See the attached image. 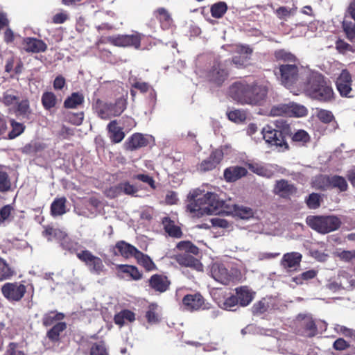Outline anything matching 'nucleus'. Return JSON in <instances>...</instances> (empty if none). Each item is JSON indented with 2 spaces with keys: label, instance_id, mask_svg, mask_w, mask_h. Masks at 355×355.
<instances>
[{
  "label": "nucleus",
  "instance_id": "25",
  "mask_svg": "<svg viewBox=\"0 0 355 355\" xmlns=\"http://www.w3.org/2000/svg\"><path fill=\"white\" fill-rule=\"evenodd\" d=\"M24 49L28 52H44L47 49L46 44L42 40L33 37L24 39Z\"/></svg>",
  "mask_w": 355,
  "mask_h": 355
},
{
  "label": "nucleus",
  "instance_id": "51",
  "mask_svg": "<svg viewBox=\"0 0 355 355\" xmlns=\"http://www.w3.org/2000/svg\"><path fill=\"white\" fill-rule=\"evenodd\" d=\"M342 26L347 39L353 42L355 39V24L352 21H343Z\"/></svg>",
  "mask_w": 355,
  "mask_h": 355
},
{
  "label": "nucleus",
  "instance_id": "11",
  "mask_svg": "<svg viewBox=\"0 0 355 355\" xmlns=\"http://www.w3.org/2000/svg\"><path fill=\"white\" fill-rule=\"evenodd\" d=\"M227 67V61H215L207 74L209 81L217 86L222 85L229 76Z\"/></svg>",
  "mask_w": 355,
  "mask_h": 355
},
{
  "label": "nucleus",
  "instance_id": "31",
  "mask_svg": "<svg viewBox=\"0 0 355 355\" xmlns=\"http://www.w3.org/2000/svg\"><path fill=\"white\" fill-rule=\"evenodd\" d=\"M107 129L110 135V137L113 142L119 143L123 139L125 134L122 129L117 126L116 121H112L107 125Z\"/></svg>",
  "mask_w": 355,
  "mask_h": 355
},
{
  "label": "nucleus",
  "instance_id": "21",
  "mask_svg": "<svg viewBox=\"0 0 355 355\" xmlns=\"http://www.w3.org/2000/svg\"><path fill=\"white\" fill-rule=\"evenodd\" d=\"M245 168L250 172L266 178H271L275 174L271 168L266 166L263 163L252 160L245 162Z\"/></svg>",
  "mask_w": 355,
  "mask_h": 355
},
{
  "label": "nucleus",
  "instance_id": "34",
  "mask_svg": "<svg viewBox=\"0 0 355 355\" xmlns=\"http://www.w3.org/2000/svg\"><path fill=\"white\" fill-rule=\"evenodd\" d=\"M137 263L142 266L147 271H151L156 268V266L147 254H144L139 250L135 257Z\"/></svg>",
  "mask_w": 355,
  "mask_h": 355
},
{
  "label": "nucleus",
  "instance_id": "26",
  "mask_svg": "<svg viewBox=\"0 0 355 355\" xmlns=\"http://www.w3.org/2000/svg\"><path fill=\"white\" fill-rule=\"evenodd\" d=\"M229 95L234 101L243 104L244 100V83L243 80H236L229 87Z\"/></svg>",
  "mask_w": 355,
  "mask_h": 355
},
{
  "label": "nucleus",
  "instance_id": "35",
  "mask_svg": "<svg viewBox=\"0 0 355 355\" xmlns=\"http://www.w3.org/2000/svg\"><path fill=\"white\" fill-rule=\"evenodd\" d=\"M162 224L164 227L165 231L171 236L173 237H180L182 232L180 228L174 224L169 218L165 217L162 220Z\"/></svg>",
  "mask_w": 355,
  "mask_h": 355
},
{
  "label": "nucleus",
  "instance_id": "41",
  "mask_svg": "<svg viewBox=\"0 0 355 355\" xmlns=\"http://www.w3.org/2000/svg\"><path fill=\"white\" fill-rule=\"evenodd\" d=\"M83 101L84 96L83 94L74 92L64 101V105L67 108H75L82 104Z\"/></svg>",
  "mask_w": 355,
  "mask_h": 355
},
{
  "label": "nucleus",
  "instance_id": "2",
  "mask_svg": "<svg viewBox=\"0 0 355 355\" xmlns=\"http://www.w3.org/2000/svg\"><path fill=\"white\" fill-rule=\"evenodd\" d=\"M193 199L187 205V211L193 217H202L204 215H217L223 212L225 202L220 199L218 196L213 192H207L201 197L194 191L191 193Z\"/></svg>",
  "mask_w": 355,
  "mask_h": 355
},
{
  "label": "nucleus",
  "instance_id": "29",
  "mask_svg": "<svg viewBox=\"0 0 355 355\" xmlns=\"http://www.w3.org/2000/svg\"><path fill=\"white\" fill-rule=\"evenodd\" d=\"M67 199L64 197L55 198L51 205V214L53 216H59L64 214L66 210Z\"/></svg>",
  "mask_w": 355,
  "mask_h": 355
},
{
  "label": "nucleus",
  "instance_id": "33",
  "mask_svg": "<svg viewBox=\"0 0 355 355\" xmlns=\"http://www.w3.org/2000/svg\"><path fill=\"white\" fill-rule=\"evenodd\" d=\"M66 328L67 324L64 322H58L47 331L46 336L52 342H58L60 340V334Z\"/></svg>",
  "mask_w": 355,
  "mask_h": 355
},
{
  "label": "nucleus",
  "instance_id": "18",
  "mask_svg": "<svg viewBox=\"0 0 355 355\" xmlns=\"http://www.w3.org/2000/svg\"><path fill=\"white\" fill-rule=\"evenodd\" d=\"M151 137L141 133H135L125 143L126 150L133 151L146 146Z\"/></svg>",
  "mask_w": 355,
  "mask_h": 355
},
{
  "label": "nucleus",
  "instance_id": "54",
  "mask_svg": "<svg viewBox=\"0 0 355 355\" xmlns=\"http://www.w3.org/2000/svg\"><path fill=\"white\" fill-rule=\"evenodd\" d=\"M19 96L12 91H6L3 93L2 102L6 105H12L18 103Z\"/></svg>",
  "mask_w": 355,
  "mask_h": 355
},
{
  "label": "nucleus",
  "instance_id": "52",
  "mask_svg": "<svg viewBox=\"0 0 355 355\" xmlns=\"http://www.w3.org/2000/svg\"><path fill=\"white\" fill-rule=\"evenodd\" d=\"M10 125L12 127V130L8 133L9 139H15L21 135L24 130V125L21 123L11 120Z\"/></svg>",
  "mask_w": 355,
  "mask_h": 355
},
{
  "label": "nucleus",
  "instance_id": "5",
  "mask_svg": "<svg viewBox=\"0 0 355 355\" xmlns=\"http://www.w3.org/2000/svg\"><path fill=\"white\" fill-rule=\"evenodd\" d=\"M306 222L312 230L323 234L337 230L342 223L336 216H309Z\"/></svg>",
  "mask_w": 355,
  "mask_h": 355
},
{
  "label": "nucleus",
  "instance_id": "36",
  "mask_svg": "<svg viewBox=\"0 0 355 355\" xmlns=\"http://www.w3.org/2000/svg\"><path fill=\"white\" fill-rule=\"evenodd\" d=\"M312 187L317 190L323 191L330 189V176L320 175L315 177L312 182Z\"/></svg>",
  "mask_w": 355,
  "mask_h": 355
},
{
  "label": "nucleus",
  "instance_id": "63",
  "mask_svg": "<svg viewBox=\"0 0 355 355\" xmlns=\"http://www.w3.org/2000/svg\"><path fill=\"white\" fill-rule=\"evenodd\" d=\"M132 179L140 180V181H141V182H143L144 183L148 184V185L150 186V187L155 188V185H154L155 181H154V180L153 179L152 177H150V175H148L147 174H137V175H133Z\"/></svg>",
  "mask_w": 355,
  "mask_h": 355
},
{
  "label": "nucleus",
  "instance_id": "17",
  "mask_svg": "<svg viewBox=\"0 0 355 355\" xmlns=\"http://www.w3.org/2000/svg\"><path fill=\"white\" fill-rule=\"evenodd\" d=\"M183 305L189 311L209 309L204 304V299L200 293L189 294L182 299Z\"/></svg>",
  "mask_w": 355,
  "mask_h": 355
},
{
  "label": "nucleus",
  "instance_id": "23",
  "mask_svg": "<svg viewBox=\"0 0 355 355\" xmlns=\"http://www.w3.org/2000/svg\"><path fill=\"white\" fill-rule=\"evenodd\" d=\"M291 140V144L297 147L306 146L311 141V137L304 130H297L293 131L291 128V134L288 135Z\"/></svg>",
  "mask_w": 355,
  "mask_h": 355
},
{
  "label": "nucleus",
  "instance_id": "61",
  "mask_svg": "<svg viewBox=\"0 0 355 355\" xmlns=\"http://www.w3.org/2000/svg\"><path fill=\"white\" fill-rule=\"evenodd\" d=\"M3 355H26L24 352L18 348L17 343H10Z\"/></svg>",
  "mask_w": 355,
  "mask_h": 355
},
{
  "label": "nucleus",
  "instance_id": "50",
  "mask_svg": "<svg viewBox=\"0 0 355 355\" xmlns=\"http://www.w3.org/2000/svg\"><path fill=\"white\" fill-rule=\"evenodd\" d=\"M229 146L225 145L220 149L214 150L209 156V158L214 161L216 165L219 164L224 155H227L229 152Z\"/></svg>",
  "mask_w": 355,
  "mask_h": 355
},
{
  "label": "nucleus",
  "instance_id": "42",
  "mask_svg": "<svg viewBox=\"0 0 355 355\" xmlns=\"http://www.w3.org/2000/svg\"><path fill=\"white\" fill-rule=\"evenodd\" d=\"M117 268L123 273L128 274L134 280H139L142 277V274L136 266L130 265H119Z\"/></svg>",
  "mask_w": 355,
  "mask_h": 355
},
{
  "label": "nucleus",
  "instance_id": "62",
  "mask_svg": "<svg viewBox=\"0 0 355 355\" xmlns=\"http://www.w3.org/2000/svg\"><path fill=\"white\" fill-rule=\"evenodd\" d=\"M12 209L10 205H5L0 209V224L8 220Z\"/></svg>",
  "mask_w": 355,
  "mask_h": 355
},
{
  "label": "nucleus",
  "instance_id": "39",
  "mask_svg": "<svg viewBox=\"0 0 355 355\" xmlns=\"http://www.w3.org/2000/svg\"><path fill=\"white\" fill-rule=\"evenodd\" d=\"M60 246L64 250H67L70 252L71 253H79L78 249H79V244L78 242H76L71 239L67 234H66V236H64V239H62L60 241Z\"/></svg>",
  "mask_w": 355,
  "mask_h": 355
},
{
  "label": "nucleus",
  "instance_id": "59",
  "mask_svg": "<svg viewBox=\"0 0 355 355\" xmlns=\"http://www.w3.org/2000/svg\"><path fill=\"white\" fill-rule=\"evenodd\" d=\"M10 182L6 173L0 171V191L5 192L10 189Z\"/></svg>",
  "mask_w": 355,
  "mask_h": 355
},
{
  "label": "nucleus",
  "instance_id": "56",
  "mask_svg": "<svg viewBox=\"0 0 355 355\" xmlns=\"http://www.w3.org/2000/svg\"><path fill=\"white\" fill-rule=\"evenodd\" d=\"M227 114L228 119L236 123H241L244 121V113L240 110H231Z\"/></svg>",
  "mask_w": 355,
  "mask_h": 355
},
{
  "label": "nucleus",
  "instance_id": "43",
  "mask_svg": "<svg viewBox=\"0 0 355 355\" xmlns=\"http://www.w3.org/2000/svg\"><path fill=\"white\" fill-rule=\"evenodd\" d=\"M227 6L226 3L220 1L213 4L211 7V13L214 18H221L227 12Z\"/></svg>",
  "mask_w": 355,
  "mask_h": 355
},
{
  "label": "nucleus",
  "instance_id": "40",
  "mask_svg": "<svg viewBox=\"0 0 355 355\" xmlns=\"http://www.w3.org/2000/svg\"><path fill=\"white\" fill-rule=\"evenodd\" d=\"M64 318V315L62 313L50 311L44 315L42 323L45 327L51 326L54 322L62 320Z\"/></svg>",
  "mask_w": 355,
  "mask_h": 355
},
{
  "label": "nucleus",
  "instance_id": "45",
  "mask_svg": "<svg viewBox=\"0 0 355 355\" xmlns=\"http://www.w3.org/2000/svg\"><path fill=\"white\" fill-rule=\"evenodd\" d=\"M302 326L304 331L307 333V336L313 337L316 335L318 329L313 320L311 318H304Z\"/></svg>",
  "mask_w": 355,
  "mask_h": 355
},
{
  "label": "nucleus",
  "instance_id": "24",
  "mask_svg": "<svg viewBox=\"0 0 355 355\" xmlns=\"http://www.w3.org/2000/svg\"><path fill=\"white\" fill-rule=\"evenodd\" d=\"M115 249L119 252L118 253L114 252L116 255L119 254L126 259L135 257L137 252H139L137 248L124 241H118L115 245Z\"/></svg>",
  "mask_w": 355,
  "mask_h": 355
},
{
  "label": "nucleus",
  "instance_id": "49",
  "mask_svg": "<svg viewBox=\"0 0 355 355\" xmlns=\"http://www.w3.org/2000/svg\"><path fill=\"white\" fill-rule=\"evenodd\" d=\"M157 305L151 304L148 306V309L146 313V317L149 323L155 324L159 322V315L157 312Z\"/></svg>",
  "mask_w": 355,
  "mask_h": 355
},
{
  "label": "nucleus",
  "instance_id": "22",
  "mask_svg": "<svg viewBox=\"0 0 355 355\" xmlns=\"http://www.w3.org/2000/svg\"><path fill=\"white\" fill-rule=\"evenodd\" d=\"M236 295H232L227 297L222 304H219V306L225 310L233 311V307L236 306L239 302L241 306H243V300H244V286H240L236 288Z\"/></svg>",
  "mask_w": 355,
  "mask_h": 355
},
{
  "label": "nucleus",
  "instance_id": "27",
  "mask_svg": "<svg viewBox=\"0 0 355 355\" xmlns=\"http://www.w3.org/2000/svg\"><path fill=\"white\" fill-rule=\"evenodd\" d=\"M150 286L155 291L164 292L169 286V282L164 276L154 275L149 279Z\"/></svg>",
  "mask_w": 355,
  "mask_h": 355
},
{
  "label": "nucleus",
  "instance_id": "57",
  "mask_svg": "<svg viewBox=\"0 0 355 355\" xmlns=\"http://www.w3.org/2000/svg\"><path fill=\"white\" fill-rule=\"evenodd\" d=\"M156 17L160 21L161 23L166 22L169 24L172 19L168 12L164 8H159L155 12Z\"/></svg>",
  "mask_w": 355,
  "mask_h": 355
},
{
  "label": "nucleus",
  "instance_id": "44",
  "mask_svg": "<svg viewBox=\"0 0 355 355\" xmlns=\"http://www.w3.org/2000/svg\"><path fill=\"white\" fill-rule=\"evenodd\" d=\"M322 198L320 194L317 193H311L305 200L307 207L311 209H316L320 207Z\"/></svg>",
  "mask_w": 355,
  "mask_h": 355
},
{
  "label": "nucleus",
  "instance_id": "20",
  "mask_svg": "<svg viewBox=\"0 0 355 355\" xmlns=\"http://www.w3.org/2000/svg\"><path fill=\"white\" fill-rule=\"evenodd\" d=\"M138 191V189L128 182H123L111 187L107 191V196L115 198L122 193L134 196Z\"/></svg>",
  "mask_w": 355,
  "mask_h": 355
},
{
  "label": "nucleus",
  "instance_id": "16",
  "mask_svg": "<svg viewBox=\"0 0 355 355\" xmlns=\"http://www.w3.org/2000/svg\"><path fill=\"white\" fill-rule=\"evenodd\" d=\"M302 255L297 252L284 254L281 260V266L288 271L296 270L300 266Z\"/></svg>",
  "mask_w": 355,
  "mask_h": 355
},
{
  "label": "nucleus",
  "instance_id": "47",
  "mask_svg": "<svg viewBox=\"0 0 355 355\" xmlns=\"http://www.w3.org/2000/svg\"><path fill=\"white\" fill-rule=\"evenodd\" d=\"M17 113L21 116L23 119H29V116L31 114V110L29 106V102L28 100H23L19 103H17Z\"/></svg>",
  "mask_w": 355,
  "mask_h": 355
},
{
  "label": "nucleus",
  "instance_id": "14",
  "mask_svg": "<svg viewBox=\"0 0 355 355\" xmlns=\"http://www.w3.org/2000/svg\"><path fill=\"white\" fill-rule=\"evenodd\" d=\"M109 42L116 46H134L139 49L141 43V37L139 34L133 35H119L116 36L110 37Z\"/></svg>",
  "mask_w": 355,
  "mask_h": 355
},
{
  "label": "nucleus",
  "instance_id": "28",
  "mask_svg": "<svg viewBox=\"0 0 355 355\" xmlns=\"http://www.w3.org/2000/svg\"><path fill=\"white\" fill-rule=\"evenodd\" d=\"M274 57L277 62H283L286 64H294L297 62V58L291 51L282 49L274 52Z\"/></svg>",
  "mask_w": 355,
  "mask_h": 355
},
{
  "label": "nucleus",
  "instance_id": "48",
  "mask_svg": "<svg viewBox=\"0 0 355 355\" xmlns=\"http://www.w3.org/2000/svg\"><path fill=\"white\" fill-rule=\"evenodd\" d=\"M12 275L13 271L3 259H0V282L10 279Z\"/></svg>",
  "mask_w": 355,
  "mask_h": 355
},
{
  "label": "nucleus",
  "instance_id": "1",
  "mask_svg": "<svg viewBox=\"0 0 355 355\" xmlns=\"http://www.w3.org/2000/svg\"><path fill=\"white\" fill-rule=\"evenodd\" d=\"M300 90L306 96L320 103H329L334 99L331 82L319 72H306L304 80L300 84Z\"/></svg>",
  "mask_w": 355,
  "mask_h": 355
},
{
  "label": "nucleus",
  "instance_id": "4",
  "mask_svg": "<svg viewBox=\"0 0 355 355\" xmlns=\"http://www.w3.org/2000/svg\"><path fill=\"white\" fill-rule=\"evenodd\" d=\"M127 102L123 98H118L114 103H107L99 98L93 103V110L102 119H110L121 115L126 108Z\"/></svg>",
  "mask_w": 355,
  "mask_h": 355
},
{
  "label": "nucleus",
  "instance_id": "9",
  "mask_svg": "<svg viewBox=\"0 0 355 355\" xmlns=\"http://www.w3.org/2000/svg\"><path fill=\"white\" fill-rule=\"evenodd\" d=\"M270 114L272 116L287 115L300 117L307 114V109L304 105L290 103L273 106L270 110Z\"/></svg>",
  "mask_w": 355,
  "mask_h": 355
},
{
  "label": "nucleus",
  "instance_id": "60",
  "mask_svg": "<svg viewBox=\"0 0 355 355\" xmlns=\"http://www.w3.org/2000/svg\"><path fill=\"white\" fill-rule=\"evenodd\" d=\"M216 166V164L214 163V161H212L209 157L203 160L199 167L198 169L200 171L206 172L208 171H211L214 169Z\"/></svg>",
  "mask_w": 355,
  "mask_h": 355
},
{
  "label": "nucleus",
  "instance_id": "30",
  "mask_svg": "<svg viewBox=\"0 0 355 355\" xmlns=\"http://www.w3.org/2000/svg\"><path fill=\"white\" fill-rule=\"evenodd\" d=\"M244 175V168L240 166H231L224 171V178L227 182H234Z\"/></svg>",
  "mask_w": 355,
  "mask_h": 355
},
{
  "label": "nucleus",
  "instance_id": "53",
  "mask_svg": "<svg viewBox=\"0 0 355 355\" xmlns=\"http://www.w3.org/2000/svg\"><path fill=\"white\" fill-rule=\"evenodd\" d=\"M336 49L338 51L339 53L345 54L347 51L349 52H355L354 47L345 42L343 40L338 39L336 42Z\"/></svg>",
  "mask_w": 355,
  "mask_h": 355
},
{
  "label": "nucleus",
  "instance_id": "58",
  "mask_svg": "<svg viewBox=\"0 0 355 355\" xmlns=\"http://www.w3.org/2000/svg\"><path fill=\"white\" fill-rule=\"evenodd\" d=\"M90 355H108L105 343L103 342L94 343L90 349Z\"/></svg>",
  "mask_w": 355,
  "mask_h": 355
},
{
  "label": "nucleus",
  "instance_id": "6",
  "mask_svg": "<svg viewBox=\"0 0 355 355\" xmlns=\"http://www.w3.org/2000/svg\"><path fill=\"white\" fill-rule=\"evenodd\" d=\"M275 73L281 84L289 89L294 87L300 77L305 78L306 76L296 63L279 64Z\"/></svg>",
  "mask_w": 355,
  "mask_h": 355
},
{
  "label": "nucleus",
  "instance_id": "3",
  "mask_svg": "<svg viewBox=\"0 0 355 355\" xmlns=\"http://www.w3.org/2000/svg\"><path fill=\"white\" fill-rule=\"evenodd\" d=\"M291 134V123L284 119H277L264 126L259 135H261V138L268 144L285 151L290 149L286 137ZM254 139H260L261 137H256L254 136Z\"/></svg>",
  "mask_w": 355,
  "mask_h": 355
},
{
  "label": "nucleus",
  "instance_id": "12",
  "mask_svg": "<svg viewBox=\"0 0 355 355\" xmlns=\"http://www.w3.org/2000/svg\"><path fill=\"white\" fill-rule=\"evenodd\" d=\"M211 276L223 285H227L234 281V276L220 263H214L210 268Z\"/></svg>",
  "mask_w": 355,
  "mask_h": 355
},
{
  "label": "nucleus",
  "instance_id": "37",
  "mask_svg": "<svg viewBox=\"0 0 355 355\" xmlns=\"http://www.w3.org/2000/svg\"><path fill=\"white\" fill-rule=\"evenodd\" d=\"M331 189H337L340 192H343L347 190L348 184L343 177L335 175L330 176Z\"/></svg>",
  "mask_w": 355,
  "mask_h": 355
},
{
  "label": "nucleus",
  "instance_id": "38",
  "mask_svg": "<svg viewBox=\"0 0 355 355\" xmlns=\"http://www.w3.org/2000/svg\"><path fill=\"white\" fill-rule=\"evenodd\" d=\"M114 320L116 324L121 327L124 324L125 320L128 322L134 321L135 320V315L131 311L125 309L116 314Z\"/></svg>",
  "mask_w": 355,
  "mask_h": 355
},
{
  "label": "nucleus",
  "instance_id": "13",
  "mask_svg": "<svg viewBox=\"0 0 355 355\" xmlns=\"http://www.w3.org/2000/svg\"><path fill=\"white\" fill-rule=\"evenodd\" d=\"M3 296L10 301H19L24 295L26 286L20 283H6L1 288Z\"/></svg>",
  "mask_w": 355,
  "mask_h": 355
},
{
  "label": "nucleus",
  "instance_id": "19",
  "mask_svg": "<svg viewBox=\"0 0 355 355\" xmlns=\"http://www.w3.org/2000/svg\"><path fill=\"white\" fill-rule=\"evenodd\" d=\"M274 192L283 198H290L297 193V188L294 184H290L288 180L282 179L276 181Z\"/></svg>",
  "mask_w": 355,
  "mask_h": 355
},
{
  "label": "nucleus",
  "instance_id": "7",
  "mask_svg": "<svg viewBox=\"0 0 355 355\" xmlns=\"http://www.w3.org/2000/svg\"><path fill=\"white\" fill-rule=\"evenodd\" d=\"M176 248L182 252L175 255L176 261L187 267H193L198 270L202 267L199 261L193 255H196L199 252V249L194 245L191 242L188 241H183L179 242Z\"/></svg>",
  "mask_w": 355,
  "mask_h": 355
},
{
  "label": "nucleus",
  "instance_id": "46",
  "mask_svg": "<svg viewBox=\"0 0 355 355\" xmlns=\"http://www.w3.org/2000/svg\"><path fill=\"white\" fill-rule=\"evenodd\" d=\"M56 96L53 92H44L42 96V103L44 107L50 110L56 104Z\"/></svg>",
  "mask_w": 355,
  "mask_h": 355
},
{
  "label": "nucleus",
  "instance_id": "64",
  "mask_svg": "<svg viewBox=\"0 0 355 355\" xmlns=\"http://www.w3.org/2000/svg\"><path fill=\"white\" fill-rule=\"evenodd\" d=\"M268 306L263 301H259L255 303L252 307V311L253 314L263 313L267 311Z\"/></svg>",
  "mask_w": 355,
  "mask_h": 355
},
{
  "label": "nucleus",
  "instance_id": "32",
  "mask_svg": "<svg viewBox=\"0 0 355 355\" xmlns=\"http://www.w3.org/2000/svg\"><path fill=\"white\" fill-rule=\"evenodd\" d=\"M66 232L60 229L53 228V227L46 226L42 232V235L45 236L49 241L53 239L58 240L59 242L62 239L66 236Z\"/></svg>",
  "mask_w": 355,
  "mask_h": 355
},
{
  "label": "nucleus",
  "instance_id": "55",
  "mask_svg": "<svg viewBox=\"0 0 355 355\" xmlns=\"http://www.w3.org/2000/svg\"><path fill=\"white\" fill-rule=\"evenodd\" d=\"M316 116L321 122L324 123H329L334 119V116L332 112L324 109L318 110Z\"/></svg>",
  "mask_w": 355,
  "mask_h": 355
},
{
  "label": "nucleus",
  "instance_id": "15",
  "mask_svg": "<svg viewBox=\"0 0 355 355\" xmlns=\"http://www.w3.org/2000/svg\"><path fill=\"white\" fill-rule=\"evenodd\" d=\"M352 79L348 70L343 69L336 79V88L341 96L349 97L352 92Z\"/></svg>",
  "mask_w": 355,
  "mask_h": 355
},
{
  "label": "nucleus",
  "instance_id": "8",
  "mask_svg": "<svg viewBox=\"0 0 355 355\" xmlns=\"http://www.w3.org/2000/svg\"><path fill=\"white\" fill-rule=\"evenodd\" d=\"M268 87L258 82L245 85V104L262 105L266 101Z\"/></svg>",
  "mask_w": 355,
  "mask_h": 355
},
{
  "label": "nucleus",
  "instance_id": "10",
  "mask_svg": "<svg viewBox=\"0 0 355 355\" xmlns=\"http://www.w3.org/2000/svg\"><path fill=\"white\" fill-rule=\"evenodd\" d=\"M77 257L85 263L92 274L99 275L105 270L102 259L87 250L77 253Z\"/></svg>",
  "mask_w": 355,
  "mask_h": 355
}]
</instances>
